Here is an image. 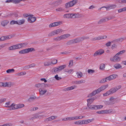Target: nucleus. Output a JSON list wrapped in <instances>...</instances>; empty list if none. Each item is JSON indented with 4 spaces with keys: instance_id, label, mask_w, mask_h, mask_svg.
Segmentation results:
<instances>
[{
    "instance_id": "nucleus-1",
    "label": "nucleus",
    "mask_w": 126,
    "mask_h": 126,
    "mask_svg": "<svg viewBox=\"0 0 126 126\" xmlns=\"http://www.w3.org/2000/svg\"><path fill=\"white\" fill-rule=\"evenodd\" d=\"M108 86V84L102 85L97 89L94 90L91 93L89 94L88 96V97H90L96 94H98L101 91L105 90Z\"/></svg>"
},
{
    "instance_id": "nucleus-2",
    "label": "nucleus",
    "mask_w": 126,
    "mask_h": 126,
    "mask_svg": "<svg viewBox=\"0 0 126 126\" xmlns=\"http://www.w3.org/2000/svg\"><path fill=\"white\" fill-rule=\"evenodd\" d=\"M117 76L116 75L113 74L99 81L100 83H102L107 82V80L109 81L115 79Z\"/></svg>"
},
{
    "instance_id": "nucleus-3",
    "label": "nucleus",
    "mask_w": 126,
    "mask_h": 126,
    "mask_svg": "<svg viewBox=\"0 0 126 126\" xmlns=\"http://www.w3.org/2000/svg\"><path fill=\"white\" fill-rule=\"evenodd\" d=\"M78 2V0H73L66 3L65 7L66 8L71 7L76 5Z\"/></svg>"
},
{
    "instance_id": "nucleus-4",
    "label": "nucleus",
    "mask_w": 126,
    "mask_h": 126,
    "mask_svg": "<svg viewBox=\"0 0 126 126\" xmlns=\"http://www.w3.org/2000/svg\"><path fill=\"white\" fill-rule=\"evenodd\" d=\"M35 50L33 48H29L22 50L19 51V54H26L29 52L35 51Z\"/></svg>"
},
{
    "instance_id": "nucleus-5",
    "label": "nucleus",
    "mask_w": 126,
    "mask_h": 126,
    "mask_svg": "<svg viewBox=\"0 0 126 126\" xmlns=\"http://www.w3.org/2000/svg\"><path fill=\"white\" fill-rule=\"evenodd\" d=\"M121 60V58L116 54L112 58H110V60L111 61L114 62H120Z\"/></svg>"
},
{
    "instance_id": "nucleus-6",
    "label": "nucleus",
    "mask_w": 126,
    "mask_h": 126,
    "mask_svg": "<svg viewBox=\"0 0 126 126\" xmlns=\"http://www.w3.org/2000/svg\"><path fill=\"white\" fill-rule=\"evenodd\" d=\"M34 86L35 87L39 89H43L44 88L48 87L47 84L44 83L36 84Z\"/></svg>"
},
{
    "instance_id": "nucleus-7",
    "label": "nucleus",
    "mask_w": 126,
    "mask_h": 126,
    "mask_svg": "<svg viewBox=\"0 0 126 126\" xmlns=\"http://www.w3.org/2000/svg\"><path fill=\"white\" fill-rule=\"evenodd\" d=\"M121 85H119L114 88H112L108 90L110 94L113 93L121 88Z\"/></svg>"
},
{
    "instance_id": "nucleus-8",
    "label": "nucleus",
    "mask_w": 126,
    "mask_h": 126,
    "mask_svg": "<svg viewBox=\"0 0 126 126\" xmlns=\"http://www.w3.org/2000/svg\"><path fill=\"white\" fill-rule=\"evenodd\" d=\"M12 85L11 83L10 82H0V86L10 87Z\"/></svg>"
},
{
    "instance_id": "nucleus-9",
    "label": "nucleus",
    "mask_w": 126,
    "mask_h": 126,
    "mask_svg": "<svg viewBox=\"0 0 126 126\" xmlns=\"http://www.w3.org/2000/svg\"><path fill=\"white\" fill-rule=\"evenodd\" d=\"M104 52V51L103 49H100L94 53V56H96L97 55H100L103 53Z\"/></svg>"
},
{
    "instance_id": "nucleus-10",
    "label": "nucleus",
    "mask_w": 126,
    "mask_h": 126,
    "mask_svg": "<svg viewBox=\"0 0 126 126\" xmlns=\"http://www.w3.org/2000/svg\"><path fill=\"white\" fill-rule=\"evenodd\" d=\"M62 2V0H59L55 1H54L52 2H50L49 4L50 5H53L55 6H56L59 5Z\"/></svg>"
},
{
    "instance_id": "nucleus-11",
    "label": "nucleus",
    "mask_w": 126,
    "mask_h": 126,
    "mask_svg": "<svg viewBox=\"0 0 126 126\" xmlns=\"http://www.w3.org/2000/svg\"><path fill=\"white\" fill-rule=\"evenodd\" d=\"M24 105L23 104H14V107L13 108V110H15L18 109H20L24 107Z\"/></svg>"
},
{
    "instance_id": "nucleus-12",
    "label": "nucleus",
    "mask_w": 126,
    "mask_h": 126,
    "mask_svg": "<svg viewBox=\"0 0 126 126\" xmlns=\"http://www.w3.org/2000/svg\"><path fill=\"white\" fill-rule=\"evenodd\" d=\"M33 15L30 16L28 17V22L30 23L34 22L36 20V17H33Z\"/></svg>"
},
{
    "instance_id": "nucleus-13",
    "label": "nucleus",
    "mask_w": 126,
    "mask_h": 126,
    "mask_svg": "<svg viewBox=\"0 0 126 126\" xmlns=\"http://www.w3.org/2000/svg\"><path fill=\"white\" fill-rule=\"evenodd\" d=\"M19 44L14 45L10 46L8 48L9 50H13L19 48Z\"/></svg>"
},
{
    "instance_id": "nucleus-14",
    "label": "nucleus",
    "mask_w": 126,
    "mask_h": 126,
    "mask_svg": "<svg viewBox=\"0 0 126 126\" xmlns=\"http://www.w3.org/2000/svg\"><path fill=\"white\" fill-rule=\"evenodd\" d=\"M107 37L106 36H101L98 37H95L91 39L92 41H94L97 40H99L106 38Z\"/></svg>"
},
{
    "instance_id": "nucleus-15",
    "label": "nucleus",
    "mask_w": 126,
    "mask_h": 126,
    "mask_svg": "<svg viewBox=\"0 0 126 126\" xmlns=\"http://www.w3.org/2000/svg\"><path fill=\"white\" fill-rule=\"evenodd\" d=\"M57 117V116H52L47 118L45 120V121L46 122H47L49 121H51L53 120L56 118Z\"/></svg>"
},
{
    "instance_id": "nucleus-16",
    "label": "nucleus",
    "mask_w": 126,
    "mask_h": 126,
    "mask_svg": "<svg viewBox=\"0 0 126 126\" xmlns=\"http://www.w3.org/2000/svg\"><path fill=\"white\" fill-rule=\"evenodd\" d=\"M95 105H91L89 103H88L87 104V107L84 109L86 110H95Z\"/></svg>"
},
{
    "instance_id": "nucleus-17",
    "label": "nucleus",
    "mask_w": 126,
    "mask_h": 126,
    "mask_svg": "<svg viewBox=\"0 0 126 126\" xmlns=\"http://www.w3.org/2000/svg\"><path fill=\"white\" fill-rule=\"evenodd\" d=\"M10 104V101L6 103H5V105L6 106H5V107L7 108H11L10 109V110H13V108L14 107V103H12L11 105Z\"/></svg>"
},
{
    "instance_id": "nucleus-18",
    "label": "nucleus",
    "mask_w": 126,
    "mask_h": 126,
    "mask_svg": "<svg viewBox=\"0 0 126 126\" xmlns=\"http://www.w3.org/2000/svg\"><path fill=\"white\" fill-rule=\"evenodd\" d=\"M85 82L84 80H75L72 82V83L76 84H79L84 83Z\"/></svg>"
},
{
    "instance_id": "nucleus-19",
    "label": "nucleus",
    "mask_w": 126,
    "mask_h": 126,
    "mask_svg": "<svg viewBox=\"0 0 126 126\" xmlns=\"http://www.w3.org/2000/svg\"><path fill=\"white\" fill-rule=\"evenodd\" d=\"M77 87L76 85H74L65 88L63 89L64 91H67L70 90H71L73 89H74L75 88Z\"/></svg>"
},
{
    "instance_id": "nucleus-20",
    "label": "nucleus",
    "mask_w": 126,
    "mask_h": 126,
    "mask_svg": "<svg viewBox=\"0 0 126 126\" xmlns=\"http://www.w3.org/2000/svg\"><path fill=\"white\" fill-rule=\"evenodd\" d=\"M116 99L114 98L113 97H111L110 98V101L108 103L109 105H112L115 103Z\"/></svg>"
},
{
    "instance_id": "nucleus-21",
    "label": "nucleus",
    "mask_w": 126,
    "mask_h": 126,
    "mask_svg": "<svg viewBox=\"0 0 126 126\" xmlns=\"http://www.w3.org/2000/svg\"><path fill=\"white\" fill-rule=\"evenodd\" d=\"M44 90V88H43V89H39V94L40 95H43L47 92V90Z\"/></svg>"
},
{
    "instance_id": "nucleus-22",
    "label": "nucleus",
    "mask_w": 126,
    "mask_h": 126,
    "mask_svg": "<svg viewBox=\"0 0 126 126\" xmlns=\"http://www.w3.org/2000/svg\"><path fill=\"white\" fill-rule=\"evenodd\" d=\"M70 36V34H66L61 35V40H62L69 37Z\"/></svg>"
},
{
    "instance_id": "nucleus-23",
    "label": "nucleus",
    "mask_w": 126,
    "mask_h": 126,
    "mask_svg": "<svg viewBox=\"0 0 126 126\" xmlns=\"http://www.w3.org/2000/svg\"><path fill=\"white\" fill-rule=\"evenodd\" d=\"M106 22H107V21L106 17H105L100 19L98 21V23L99 24H100Z\"/></svg>"
},
{
    "instance_id": "nucleus-24",
    "label": "nucleus",
    "mask_w": 126,
    "mask_h": 126,
    "mask_svg": "<svg viewBox=\"0 0 126 126\" xmlns=\"http://www.w3.org/2000/svg\"><path fill=\"white\" fill-rule=\"evenodd\" d=\"M36 97L34 96L30 97L28 100V101L30 103L34 101Z\"/></svg>"
},
{
    "instance_id": "nucleus-25",
    "label": "nucleus",
    "mask_w": 126,
    "mask_h": 126,
    "mask_svg": "<svg viewBox=\"0 0 126 126\" xmlns=\"http://www.w3.org/2000/svg\"><path fill=\"white\" fill-rule=\"evenodd\" d=\"M8 23V21L6 20H4L1 22V24L2 25L4 26L7 25Z\"/></svg>"
},
{
    "instance_id": "nucleus-26",
    "label": "nucleus",
    "mask_w": 126,
    "mask_h": 126,
    "mask_svg": "<svg viewBox=\"0 0 126 126\" xmlns=\"http://www.w3.org/2000/svg\"><path fill=\"white\" fill-rule=\"evenodd\" d=\"M113 67L116 69H118L121 68L122 66L120 64L117 63L114 65Z\"/></svg>"
},
{
    "instance_id": "nucleus-27",
    "label": "nucleus",
    "mask_w": 126,
    "mask_h": 126,
    "mask_svg": "<svg viewBox=\"0 0 126 126\" xmlns=\"http://www.w3.org/2000/svg\"><path fill=\"white\" fill-rule=\"evenodd\" d=\"M18 23L17 24L18 25H21L23 24L25 22V20L24 19H20L17 21Z\"/></svg>"
},
{
    "instance_id": "nucleus-28",
    "label": "nucleus",
    "mask_w": 126,
    "mask_h": 126,
    "mask_svg": "<svg viewBox=\"0 0 126 126\" xmlns=\"http://www.w3.org/2000/svg\"><path fill=\"white\" fill-rule=\"evenodd\" d=\"M126 51L125 50H123L119 52H118L116 53V55L118 56H120L122 55L123 54L125 53Z\"/></svg>"
},
{
    "instance_id": "nucleus-29",
    "label": "nucleus",
    "mask_w": 126,
    "mask_h": 126,
    "mask_svg": "<svg viewBox=\"0 0 126 126\" xmlns=\"http://www.w3.org/2000/svg\"><path fill=\"white\" fill-rule=\"evenodd\" d=\"M66 67V65H61L60 66H58L57 67L58 68L59 70V71L63 69Z\"/></svg>"
},
{
    "instance_id": "nucleus-30",
    "label": "nucleus",
    "mask_w": 126,
    "mask_h": 126,
    "mask_svg": "<svg viewBox=\"0 0 126 126\" xmlns=\"http://www.w3.org/2000/svg\"><path fill=\"white\" fill-rule=\"evenodd\" d=\"M94 100L95 99L94 97L89 98L87 100L88 103H89V104H91Z\"/></svg>"
},
{
    "instance_id": "nucleus-31",
    "label": "nucleus",
    "mask_w": 126,
    "mask_h": 126,
    "mask_svg": "<svg viewBox=\"0 0 126 126\" xmlns=\"http://www.w3.org/2000/svg\"><path fill=\"white\" fill-rule=\"evenodd\" d=\"M73 18H79L81 17V15L79 13L74 14Z\"/></svg>"
},
{
    "instance_id": "nucleus-32",
    "label": "nucleus",
    "mask_w": 126,
    "mask_h": 126,
    "mask_svg": "<svg viewBox=\"0 0 126 126\" xmlns=\"http://www.w3.org/2000/svg\"><path fill=\"white\" fill-rule=\"evenodd\" d=\"M20 48H21L22 47H25L27 45V43H21L18 44Z\"/></svg>"
},
{
    "instance_id": "nucleus-33",
    "label": "nucleus",
    "mask_w": 126,
    "mask_h": 126,
    "mask_svg": "<svg viewBox=\"0 0 126 126\" xmlns=\"http://www.w3.org/2000/svg\"><path fill=\"white\" fill-rule=\"evenodd\" d=\"M78 77L79 78H80L82 77L83 74L82 72H77L76 73Z\"/></svg>"
},
{
    "instance_id": "nucleus-34",
    "label": "nucleus",
    "mask_w": 126,
    "mask_h": 126,
    "mask_svg": "<svg viewBox=\"0 0 126 126\" xmlns=\"http://www.w3.org/2000/svg\"><path fill=\"white\" fill-rule=\"evenodd\" d=\"M55 34H56V32L54 30L49 33L48 35V36H52Z\"/></svg>"
},
{
    "instance_id": "nucleus-35",
    "label": "nucleus",
    "mask_w": 126,
    "mask_h": 126,
    "mask_svg": "<svg viewBox=\"0 0 126 126\" xmlns=\"http://www.w3.org/2000/svg\"><path fill=\"white\" fill-rule=\"evenodd\" d=\"M125 11H126V7L118 10V13H120Z\"/></svg>"
},
{
    "instance_id": "nucleus-36",
    "label": "nucleus",
    "mask_w": 126,
    "mask_h": 126,
    "mask_svg": "<svg viewBox=\"0 0 126 126\" xmlns=\"http://www.w3.org/2000/svg\"><path fill=\"white\" fill-rule=\"evenodd\" d=\"M73 70L72 69L69 70L68 69H66L64 70V71L65 72L68 73L69 74H70Z\"/></svg>"
},
{
    "instance_id": "nucleus-37",
    "label": "nucleus",
    "mask_w": 126,
    "mask_h": 126,
    "mask_svg": "<svg viewBox=\"0 0 126 126\" xmlns=\"http://www.w3.org/2000/svg\"><path fill=\"white\" fill-rule=\"evenodd\" d=\"M103 106L102 105H95V110L100 109L102 108Z\"/></svg>"
},
{
    "instance_id": "nucleus-38",
    "label": "nucleus",
    "mask_w": 126,
    "mask_h": 126,
    "mask_svg": "<svg viewBox=\"0 0 126 126\" xmlns=\"http://www.w3.org/2000/svg\"><path fill=\"white\" fill-rule=\"evenodd\" d=\"M15 70L13 69H9L7 70L6 72L8 73H10L12 72H13L15 71Z\"/></svg>"
},
{
    "instance_id": "nucleus-39",
    "label": "nucleus",
    "mask_w": 126,
    "mask_h": 126,
    "mask_svg": "<svg viewBox=\"0 0 126 126\" xmlns=\"http://www.w3.org/2000/svg\"><path fill=\"white\" fill-rule=\"evenodd\" d=\"M59 46V45H56V46H51L50 47L47 48L46 49H47V51L49 50H50L53 49V48H54L58 46Z\"/></svg>"
},
{
    "instance_id": "nucleus-40",
    "label": "nucleus",
    "mask_w": 126,
    "mask_h": 126,
    "mask_svg": "<svg viewBox=\"0 0 126 126\" xmlns=\"http://www.w3.org/2000/svg\"><path fill=\"white\" fill-rule=\"evenodd\" d=\"M55 31L56 34L61 33L63 32L62 30L60 29H57V30H55Z\"/></svg>"
},
{
    "instance_id": "nucleus-41",
    "label": "nucleus",
    "mask_w": 126,
    "mask_h": 126,
    "mask_svg": "<svg viewBox=\"0 0 126 126\" xmlns=\"http://www.w3.org/2000/svg\"><path fill=\"white\" fill-rule=\"evenodd\" d=\"M74 44L73 40H71L69 41L66 43V44L67 45H70L72 44Z\"/></svg>"
},
{
    "instance_id": "nucleus-42",
    "label": "nucleus",
    "mask_w": 126,
    "mask_h": 126,
    "mask_svg": "<svg viewBox=\"0 0 126 126\" xmlns=\"http://www.w3.org/2000/svg\"><path fill=\"white\" fill-rule=\"evenodd\" d=\"M112 109H109V110H105V113L108 114L112 112Z\"/></svg>"
},
{
    "instance_id": "nucleus-43",
    "label": "nucleus",
    "mask_w": 126,
    "mask_h": 126,
    "mask_svg": "<svg viewBox=\"0 0 126 126\" xmlns=\"http://www.w3.org/2000/svg\"><path fill=\"white\" fill-rule=\"evenodd\" d=\"M17 21L13 20L11 21L10 24L11 25H13L15 24H17Z\"/></svg>"
},
{
    "instance_id": "nucleus-44",
    "label": "nucleus",
    "mask_w": 126,
    "mask_h": 126,
    "mask_svg": "<svg viewBox=\"0 0 126 126\" xmlns=\"http://www.w3.org/2000/svg\"><path fill=\"white\" fill-rule=\"evenodd\" d=\"M51 65L50 62L49 61L46 62L44 63V65L45 66H48Z\"/></svg>"
},
{
    "instance_id": "nucleus-45",
    "label": "nucleus",
    "mask_w": 126,
    "mask_h": 126,
    "mask_svg": "<svg viewBox=\"0 0 126 126\" xmlns=\"http://www.w3.org/2000/svg\"><path fill=\"white\" fill-rule=\"evenodd\" d=\"M57 60H53L51 61L50 62L51 64H55L57 63Z\"/></svg>"
},
{
    "instance_id": "nucleus-46",
    "label": "nucleus",
    "mask_w": 126,
    "mask_h": 126,
    "mask_svg": "<svg viewBox=\"0 0 126 126\" xmlns=\"http://www.w3.org/2000/svg\"><path fill=\"white\" fill-rule=\"evenodd\" d=\"M74 43H76L79 42V38H76L73 39Z\"/></svg>"
},
{
    "instance_id": "nucleus-47",
    "label": "nucleus",
    "mask_w": 126,
    "mask_h": 126,
    "mask_svg": "<svg viewBox=\"0 0 126 126\" xmlns=\"http://www.w3.org/2000/svg\"><path fill=\"white\" fill-rule=\"evenodd\" d=\"M105 67V65L104 64H101L100 65V69L102 70H103L104 68Z\"/></svg>"
},
{
    "instance_id": "nucleus-48",
    "label": "nucleus",
    "mask_w": 126,
    "mask_h": 126,
    "mask_svg": "<svg viewBox=\"0 0 126 126\" xmlns=\"http://www.w3.org/2000/svg\"><path fill=\"white\" fill-rule=\"evenodd\" d=\"M73 60H71L69 61L68 66L69 67H71L73 65Z\"/></svg>"
},
{
    "instance_id": "nucleus-49",
    "label": "nucleus",
    "mask_w": 126,
    "mask_h": 126,
    "mask_svg": "<svg viewBox=\"0 0 126 126\" xmlns=\"http://www.w3.org/2000/svg\"><path fill=\"white\" fill-rule=\"evenodd\" d=\"M43 113V111H42L41 112H38L37 113L35 114L34 115V116L35 118V119L38 118V114H42Z\"/></svg>"
},
{
    "instance_id": "nucleus-50",
    "label": "nucleus",
    "mask_w": 126,
    "mask_h": 126,
    "mask_svg": "<svg viewBox=\"0 0 126 126\" xmlns=\"http://www.w3.org/2000/svg\"><path fill=\"white\" fill-rule=\"evenodd\" d=\"M64 10L63 8L62 7H60L56 9V10L57 11L62 12Z\"/></svg>"
},
{
    "instance_id": "nucleus-51",
    "label": "nucleus",
    "mask_w": 126,
    "mask_h": 126,
    "mask_svg": "<svg viewBox=\"0 0 126 126\" xmlns=\"http://www.w3.org/2000/svg\"><path fill=\"white\" fill-rule=\"evenodd\" d=\"M26 74L25 72H22L17 73V74L19 76H21L25 75Z\"/></svg>"
},
{
    "instance_id": "nucleus-52",
    "label": "nucleus",
    "mask_w": 126,
    "mask_h": 126,
    "mask_svg": "<svg viewBox=\"0 0 126 126\" xmlns=\"http://www.w3.org/2000/svg\"><path fill=\"white\" fill-rule=\"evenodd\" d=\"M88 72L89 74H92L95 71L91 69H89L88 70Z\"/></svg>"
},
{
    "instance_id": "nucleus-53",
    "label": "nucleus",
    "mask_w": 126,
    "mask_h": 126,
    "mask_svg": "<svg viewBox=\"0 0 126 126\" xmlns=\"http://www.w3.org/2000/svg\"><path fill=\"white\" fill-rule=\"evenodd\" d=\"M64 16V17L65 18H70V14H65Z\"/></svg>"
},
{
    "instance_id": "nucleus-54",
    "label": "nucleus",
    "mask_w": 126,
    "mask_h": 126,
    "mask_svg": "<svg viewBox=\"0 0 126 126\" xmlns=\"http://www.w3.org/2000/svg\"><path fill=\"white\" fill-rule=\"evenodd\" d=\"M96 113H97L99 114H105V110H102L100 111H97Z\"/></svg>"
},
{
    "instance_id": "nucleus-55",
    "label": "nucleus",
    "mask_w": 126,
    "mask_h": 126,
    "mask_svg": "<svg viewBox=\"0 0 126 126\" xmlns=\"http://www.w3.org/2000/svg\"><path fill=\"white\" fill-rule=\"evenodd\" d=\"M53 70L54 72L55 73H57L59 71L57 67H54L53 69Z\"/></svg>"
},
{
    "instance_id": "nucleus-56",
    "label": "nucleus",
    "mask_w": 126,
    "mask_h": 126,
    "mask_svg": "<svg viewBox=\"0 0 126 126\" xmlns=\"http://www.w3.org/2000/svg\"><path fill=\"white\" fill-rule=\"evenodd\" d=\"M74 124L77 125H82V121L80 120L75 122Z\"/></svg>"
},
{
    "instance_id": "nucleus-57",
    "label": "nucleus",
    "mask_w": 126,
    "mask_h": 126,
    "mask_svg": "<svg viewBox=\"0 0 126 126\" xmlns=\"http://www.w3.org/2000/svg\"><path fill=\"white\" fill-rule=\"evenodd\" d=\"M61 36H58L56 38H54V40L58 41L61 40Z\"/></svg>"
},
{
    "instance_id": "nucleus-58",
    "label": "nucleus",
    "mask_w": 126,
    "mask_h": 126,
    "mask_svg": "<svg viewBox=\"0 0 126 126\" xmlns=\"http://www.w3.org/2000/svg\"><path fill=\"white\" fill-rule=\"evenodd\" d=\"M22 1V0H14V3L16 4H18Z\"/></svg>"
},
{
    "instance_id": "nucleus-59",
    "label": "nucleus",
    "mask_w": 126,
    "mask_h": 126,
    "mask_svg": "<svg viewBox=\"0 0 126 126\" xmlns=\"http://www.w3.org/2000/svg\"><path fill=\"white\" fill-rule=\"evenodd\" d=\"M38 114V118H42L44 117H46V116L45 115H39V114Z\"/></svg>"
},
{
    "instance_id": "nucleus-60",
    "label": "nucleus",
    "mask_w": 126,
    "mask_h": 126,
    "mask_svg": "<svg viewBox=\"0 0 126 126\" xmlns=\"http://www.w3.org/2000/svg\"><path fill=\"white\" fill-rule=\"evenodd\" d=\"M55 78L57 80H59L61 79V78L58 76V75H56L55 76Z\"/></svg>"
},
{
    "instance_id": "nucleus-61",
    "label": "nucleus",
    "mask_w": 126,
    "mask_h": 126,
    "mask_svg": "<svg viewBox=\"0 0 126 126\" xmlns=\"http://www.w3.org/2000/svg\"><path fill=\"white\" fill-rule=\"evenodd\" d=\"M110 94L109 93V91H108L106 92L103 94V95L104 96H106L109 95Z\"/></svg>"
},
{
    "instance_id": "nucleus-62",
    "label": "nucleus",
    "mask_w": 126,
    "mask_h": 126,
    "mask_svg": "<svg viewBox=\"0 0 126 126\" xmlns=\"http://www.w3.org/2000/svg\"><path fill=\"white\" fill-rule=\"evenodd\" d=\"M110 9H114L117 6L116 5H112L110 6Z\"/></svg>"
},
{
    "instance_id": "nucleus-63",
    "label": "nucleus",
    "mask_w": 126,
    "mask_h": 126,
    "mask_svg": "<svg viewBox=\"0 0 126 126\" xmlns=\"http://www.w3.org/2000/svg\"><path fill=\"white\" fill-rule=\"evenodd\" d=\"M54 23L55 26H56L59 25L61 23H62V22L61 21H59Z\"/></svg>"
},
{
    "instance_id": "nucleus-64",
    "label": "nucleus",
    "mask_w": 126,
    "mask_h": 126,
    "mask_svg": "<svg viewBox=\"0 0 126 126\" xmlns=\"http://www.w3.org/2000/svg\"><path fill=\"white\" fill-rule=\"evenodd\" d=\"M82 124H88L87 120H84L82 121Z\"/></svg>"
}]
</instances>
